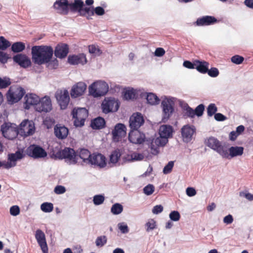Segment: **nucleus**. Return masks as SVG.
<instances>
[{
    "label": "nucleus",
    "instance_id": "obj_1",
    "mask_svg": "<svg viewBox=\"0 0 253 253\" xmlns=\"http://www.w3.org/2000/svg\"><path fill=\"white\" fill-rule=\"evenodd\" d=\"M53 50L50 46L35 45L32 47V58L35 64L42 65L49 62L52 58Z\"/></svg>",
    "mask_w": 253,
    "mask_h": 253
},
{
    "label": "nucleus",
    "instance_id": "obj_2",
    "mask_svg": "<svg viewBox=\"0 0 253 253\" xmlns=\"http://www.w3.org/2000/svg\"><path fill=\"white\" fill-rule=\"evenodd\" d=\"M108 84L101 81L94 82L88 87L89 94L94 97L105 95L108 91Z\"/></svg>",
    "mask_w": 253,
    "mask_h": 253
},
{
    "label": "nucleus",
    "instance_id": "obj_3",
    "mask_svg": "<svg viewBox=\"0 0 253 253\" xmlns=\"http://www.w3.org/2000/svg\"><path fill=\"white\" fill-rule=\"evenodd\" d=\"M173 128L170 125H164L160 126L159 129L160 137L156 138V143L165 145L168 142V138L172 136Z\"/></svg>",
    "mask_w": 253,
    "mask_h": 253
},
{
    "label": "nucleus",
    "instance_id": "obj_4",
    "mask_svg": "<svg viewBox=\"0 0 253 253\" xmlns=\"http://www.w3.org/2000/svg\"><path fill=\"white\" fill-rule=\"evenodd\" d=\"M88 115V111L84 108H74L72 112L74 125L76 127L83 126Z\"/></svg>",
    "mask_w": 253,
    "mask_h": 253
},
{
    "label": "nucleus",
    "instance_id": "obj_5",
    "mask_svg": "<svg viewBox=\"0 0 253 253\" xmlns=\"http://www.w3.org/2000/svg\"><path fill=\"white\" fill-rule=\"evenodd\" d=\"M24 93V90L21 86L12 85L7 93V101L11 104L17 102L22 98Z\"/></svg>",
    "mask_w": 253,
    "mask_h": 253
},
{
    "label": "nucleus",
    "instance_id": "obj_6",
    "mask_svg": "<svg viewBox=\"0 0 253 253\" xmlns=\"http://www.w3.org/2000/svg\"><path fill=\"white\" fill-rule=\"evenodd\" d=\"M1 131L5 138L11 140L16 138L19 134L16 125L10 123H5L2 125Z\"/></svg>",
    "mask_w": 253,
    "mask_h": 253
},
{
    "label": "nucleus",
    "instance_id": "obj_7",
    "mask_svg": "<svg viewBox=\"0 0 253 253\" xmlns=\"http://www.w3.org/2000/svg\"><path fill=\"white\" fill-rule=\"evenodd\" d=\"M59 154L60 158L65 159L69 165H75L78 162V156L73 149L65 148Z\"/></svg>",
    "mask_w": 253,
    "mask_h": 253
},
{
    "label": "nucleus",
    "instance_id": "obj_8",
    "mask_svg": "<svg viewBox=\"0 0 253 253\" xmlns=\"http://www.w3.org/2000/svg\"><path fill=\"white\" fill-rule=\"evenodd\" d=\"M173 98H169L166 97L162 102V107L163 108V121L165 122L167 121L174 111L173 106L174 102Z\"/></svg>",
    "mask_w": 253,
    "mask_h": 253
},
{
    "label": "nucleus",
    "instance_id": "obj_9",
    "mask_svg": "<svg viewBox=\"0 0 253 253\" xmlns=\"http://www.w3.org/2000/svg\"><path fill=\"white\" fill-rule=\"evenodd\" d=\"M18 130L19 135L24 137L32 135L35 131L34 123L31 121L24 120L21 123Z\"/></svg>",
    "mask_w": 253,
    "mask_h": 253
},
{
    "label": "nucleus",
    "instance_id": "obj_10",
    "mask_svg": "<svg viewBox=\"0 0 253 253\" xmlns=\"http://www.w3.org/2000/svg\"><path fill=\"white\" fill-rule=\"evenodd\" d=\"M244 153V148L242 146H231L228 150L224 147L221 156L223 158L230 159L232 158L240 156Z\"/></svg>",
    "mask_w": 253,
    "mask_h": 253
},
{
    "label": "nucleus",
    "instance_id": "obj_11",
    "mask_svg": "<svg viewBox=\"0 0 253 253\" xmlns=\"http://www.w3.org/2000/svg\"><path fill=\"white\" fill-rule=\"evenodd\" d=\"M52 109V103L50 97L45 96L41 99L40 98V101L36 106V111L40 113H47Z\"/></svg>",
    "mask_w": 253,
    "mask_h": 253
},
{
    "label": "nucleus",
    "instance_id": "obj_12",
    "mask_svg": "<svg viewBox=\"0 0 253 253\" xmlns=\"http://www.w3.org/2000/svg\"><path fill=\"white\" fill-rule=\"evenodd\" d=\"M101 107L103 112L107 114L111 112H116L119 108V104L114 98L105 99L103 101Z\"/></svg>",
    "mask_w": 253,
    "mask_h": 253
},
{
    "label": "nucleus",
    "instance_id": "obj_13",
    "mask_svg": "<svg viewBox=\"0 0 253 253\" xmlns=\"http://www.w3.org/2000/svg\"><path fill=\"white\" fill-rule=\"evenodd\" d=\"M129 127L131 130H137L144 123L143 116L140 113H133L129 118Z\"/></svg>",
    "mask_w": 253,
    "mask_h": 253
},
{
    "label": "nucleus",
    "instance_id": "obj_14",
    "mask_svg": "<svg viewBox=\"0 0 253 253\" xmlns=\"http://www.w3.org/2000/svg\"><path fill=\"white\" fill-rule=\"evenodd\" d=\"M55 97L61 109H66L70 101V96L68 90H64L57 91Z\"/></svg>",
    "mask_w": 253,
    "mask_h": 253
},
{
    "label": "nucleus",
    "instance_id": "obj_15",
    "mask_svg": "<svg viewBox=\"0 0 253 253\" xmlns=\"http://www.w3.org/2000/svg\"><path fill=\"white\" fill-rule=\"evenodd\" d=\"M206 145L215 151L220 156L225 146L221 145V142L215 137L211 136L205 140Z\"/></svg>",
    "mask_w": 253,
    "mask_h": 253
},
{
    "label": "nucleus",
    "instance_id": "obj_16",
    "mask_svg": "<svg viewBox=\"0 0 253 253\" xmlns=\"http://www.w3.org/2000/svg\"><path fill=\"white\" fill-rule=\"evenodd\" d=\"M28 155L34 158H42L47 156L45 151L37 145H31L27 149Z\"/></svg>",
    "mask_w": 253,
    "mask_h": 253
},
{
    "label": "nucleus",
    "instance_id": "obj_17",
    "mask_svg": "<svg viewBox=\"0 0 253 253\" xmlns=\"http://www.w3.org/2000/svg\"><path fill=\"white\" fill-rule=\"evenodd\" d=\"M195 132L196 128L194 126L189 125L184 126L181 129L183 141L186 143L190 142Z\"/></svg>",
    "mask_w": 253,
    "mask_h": 253
},
{
    "label": "nucleus",
    "instance_id": "obj_18",
    "mask_svg": "<svg viewBox=\"0 0 253 253\" xmlns=\"http://www.w3.org/2000/svg\"><path fill=\"white\" fill-rule=\"evenodd\" d=\"M126 127L124 124H117L112 132L113 140L116 142L119 141L126 135Z\"/></svg>",
    "mask_w": 253,
    "mask_h": 253
},
{
    "label": "nucleus",
    "instance_id": "obj_19",
    "mask_svg": "<svg viewBox=\"0 0 253 253\" xmlns=\"http://www.w3.org/2000/svg\"><path fill=\"white\" fill-rule=\"evenodd\" d=\"M106 160L105 157L101 154L93 153L91 155L88 164L103 168L106 165Z\"/></svg>",
    "mask_w": 253,
    "mask_h": 253
},
{
    "label": "nucleus",
    "instance_id": "obj_20",
    "mask_svg": "<svg viewBox=\"0 0 253 253\" xmlns=\"http://www.w3.org/2000/svg\"><path fill=\"white\" fill-rule=\"evenodd\" d=\"M128 139L132 143L140 144L144 142L145 135L138 130H131L129 133Z\"/></svg>",
    "mask_w": 253,
    "mask_h": 253
},
{
    "label": "nucleus",
    "instance_id": "obj_21",
    "mask_svg": "<svg viewBox=\"0 0 253 253\" xmlns=\"http://www.w3.org/2000/svg\"><path fill=\"white\" fill-rule=\"evenodd\" d=\"M24 99L25 109H29L31 106H34L36 110L37 104L40 101V97L35 94L29 93L26 95Z\"/></svg>",
    "mask_w": 253,
    "mask_h": 253
},
{
    "label": "nucleus",
    "instance_id": "obj_22",
    "mask_svg": "<svg viewBox=\"0 0 253 253\" xmlns=\"http://www.w3.org/2000/svg\"><path fill=\"white\" fill-rule=\"evenodd\" d=\"M35 238L43 253H47L48 247L46 242L45 236L43 232L40 229H38L36 232Z\"/></svg>",
    "mask_w": 253,
    "mask_h": 253
},
{
    "label": "nucleus",
    "instance_id": "obj_23",
    "mask_svg": "<svg viewBox=\"0 0 253 253\" xmlns=\"http://www.w3.org/2000/svg\"><path fill=\"white\" fill-rule=\"evenodd\" d=\"M86 89V85L84 82H79L75 84L71 91V95L73 98H77L82 95Z\"/></svg>",
    "mask_w": 253,
    "mask_h": 253
},
{
    "label": "nucleus",
    "instance_id": "obj_24",
    "mask_svg": "<svg viewBox=\"0 0 253 253\" xmlns=\"http://www.w3.org/2000/svg\"><path fill=\"white\" fill-rule=\"evenodd\" d=\"M13 61L21 67L27 68L31 65L30 59L25 54H18L13 57Z\"/></svg>",
    "mask_w": 253,
    "mask_h": 253
},
{
    "label": "nucleus",
    "instance_id": "obj_25",
    "mask_svg": "<svg viewBox=\"0 0 253 253\" xmlns=\"http://www.w3.org/2000/svg\"><path fill=\"white\" fill-rule=\"evenodd\" d=\"M68 61L71 65H84L86 63L87 60L85 54L80 53L77 55H70L68 57Z\"/></svg>",
    "mask_w": 253,
    "mask_h": 253
},
{
    "label": "nucleus",
    "instance_id": "obj_26",
    "mask_svg": "<svg viewBox=\"0 0 253 253\" xmlns=\"http://www.w3.org/2000/svg\"><path fill=\"white\" fill-rule=\"evenodd\" d=\"M25 156L22 150H18L14 153H10L8 155L7 159L11 168L16 165L17 161L21 160Z\"/></svg>",
    "mask_w": 253,
    "mask_h": 253
},
{
    "label": "nucleus",
    "instance_id": "obj_27",
    "mask_svg": "<svg viewBox=\"0 0 253 253\" xmlns=\"http://www.w3.org/2000/svg\"><path fill=\"white\" fill-rule=\"evenodd\" d=\"M68 0H58L54 3L53 6L58 13L67 14L68 12Z\"/></svg>",
    "mask_w": 253,
    "mask_h": 253
},
{
    "label": "nucleus",
    "instance_id": "obj_28",
    "mask_svg": "<svg viewBox=\"0 0 253 253\" xmlns=\"http://www.w3.org/2000/svg\"><path fill=\"white\" fill-rule=\"evenodd\" d=\"M54 130L55 136L60 139L66 138L69 133L68 128L60 124L56 125Z\"/></svg>",
    "mask_w": 253,
    "mask_h": 253
},
{
    "label": "nucleus",
    "instance_id": "obj_29",
    "mask_svg": "<svg viewBox=\"0 0 253 253\" xmlns=\"http://www.w3.org/2000/svg\"><path fill=\"white\" fill-rule=\"evenodd\" d=\"M69 52V47L66 44H58L54 51L55 56L59 58L65 57Z\"/></svg>",
    "mask_w": 253,
    "mask_h": 253
},
{
    "label": "nucleus",
    "instance_id": "obj_30",
    "mask_svg": "<svg viewBox=\"0 0 253 253\" xmlns=\"http://www.w3.org/2000/svg\"><path fill=\"white\" fill-rule=\"evenodd\" d=\"M217 22V19L213 16H205L198 18L196 21L197 26H208L212 25Z\"/></svg>",
    "mask_w": 253,
    "mask_h": 253
},
{
    "label": "nucleus",
    "instance_id": "obj_31",
    "mask_svg": "<svg viewBox=\"0 0 253 253\" xmlns=\"http://www.w3.org/2000/svg\"><path fill=\"white\" fill-rule=\"evenodd\" d=\"M76 154L77 155L78 158H80L84 163L86 164H88L89 162L90 158L92 155L87 149L84 148L80 149L77 150Z\"/></svg>",
    "mask_w": 253,
    "mask_h": 253
},
{
    "label": "nucleus",
    "instance_id": "obj_32",
    "mask_svg": "<svg viewBox=\"0 0 253 253\" xmlns=\"http://www.w3.org/2000/svg\"><path fill=\"white\" fill-rule=\"evenodd\" d=\"M195 69L202 74H206L208 72L209 62L205 61L196 60L195 61Z\"/></svg>",
    "mask_w": 253,
    "mask_h": 253
},
{
    "label": "nucleus",
    "instance_id": "obj_33",
    "mask_svg": "<svg viewBox=\"0 0 253 253\" xmlns=\"http://www.w3.org/2000/svg\"><path fill=\"white\" fill-rule=\"evenodd\" d=\"M105 125L104 119L101 117H97L91 121V126L93 129H99L104 127Z\"/></svg>",
    "mask_w": 253,
    "mask_h": 253
},
{
    "label": "nucleus",
    "instance_id": "obj_34",
    "mask_svg": "<svg viewBox=\"0 0 253 253\" xmlns=\"http://www.w3.org/2000/svg\"><path fill=\"white\" fill-rule=\"evenodd\" d=\"M84 6V2L82 0H74L73 3H69L68 9L70 8L72 11H78Z\"/></svg>",
    "mask_w": 253,
    "mask_h": 253
},
{
    "label": "nucleus",
    "instance_id": "obj_35",
    "mask_svg": "<svg viewBox=\"0 0 253 253\" xmlns=\"http://www.w3.org/2000/svg\"><path fill=\"white\" fill-rule=\"evenodd\" d=\"M147 102L151 105H156L159 104L160 99L155 94L149 93L146 97Z\"/></svg>",
    "mask_w": 253,
    "mask_h": 253
},
{
    "label": "nucleus",
    "instance_id": "obj_36",
    "mask_svg": "<svg viewBox=\"0 0 253 253\" xmlns=\"http://www.w3.org/2000/svg\"><path fill=\"white\" fill-rule=\"evenodd\" d=\"M121 153L119 150L114 151L110 156V162L111 163L116 164L119 162L121 157Z\"/></svg>",
    "mask_w": 253,
    "mask_h": 253
},
{
    "label": "nucleus",
    "instance_id": "obj_37",
    "mask_svg": "<svg viewBox=\"0 0 253 253\" xmlns=\"http://www.w3.org/2000/svg\"><path fill=\"white\" fill-rule=\"evenodd\" d=\"M25 48V44L22 42H16L14 43L11 46V50L14 52H20L22 51Z\"/></svg>",
    "mask_w": 253,
    "mask_h": 253
},
{
    "label": "nucleus",
    "instance_id": "obj_38",
    "mask_svg": "<svg viewBox=\"0 0 253 253\" xmlns=\"http://www.w3.org/2000/svg\"><path fill=\"white\" fill-rule=\"evenodd\" d=\"M164 145H160L157 144L156 143V139H153L150 146V148L151 149V153L154 155H156L159 152V146H164Z\"/></svg>",
    "mask_w": 253,
    "mask_h": 253
},
{
    "label": "nucleus",
    "instance_id": "obj_39",
    "mask_svg": "<svg viewBox=\"0 0 253 253\" xmlns=\"http://www.w3.org/2000/svg\"><path fill=\"white\" fill-rule=\"evenodd\" d=\"M41 209L44 212H50L53 210V205L51 203H43L41 205Z\"/></svg>",
    "mask_w": 253,
    "mask_h": 253
},
{
    "label": "nucleus",
    "instance_id": "obj_40",
    "mask_svg": "<svg viewBox=\"0 0 253 253\" xmlns=\"http://www.w3.org/2000/svg\"><path fill=\"white\" fill-rule=\"evenodd\" d=\"M123 211V207L119 203H116L113 205L111 211L114 215H117L121 213Z\"/></svg>",
    "mask_w": 253,
    "mask_h": 253
},
{
    "label": "nucleus",
    "instance_id": "obj_41",
    "mask_svg": "<svg viewBox=\"0 0 253 253\" xmlns=\"http://www.w3.org/2000/svg\"><path fill=\"white\" fill-rule=\"evenodd\" d=\"M146 230L147 232L154 230L156 227V222L153 219H149L146 223L145 225Z\"/></svg>",
    "mask_w": 253,
    "mask_h": 253
},
{
    "label": "nucleus",
    "instance_id": "obj_42",
    "mask_svg": "<svg viewBox=\"0 0 253 253\" xmlns=\"http://www.w3.org/2000/svg\"><path fill=\"white\" fill-rule=\"evenodd\" d=\"M107 237L105 236L98 237L95 241L96 246L98 247H102L107 243Z\"/></svg>",
    "mask_w": 253,
    "mask_h": 253
},
{
    "label": "nucleus",
    "instance_id": "obj_43",
    "mask_svg": "<svg viewBox=\"0 0 253 253\" xmlns=\"http://www.w3.org/2000/svg\"><path fill=\"white\" fill-rule=\"evenodd\" d=\"M105 197L103 195H96L93 197V202L95 205L98 206L103 203Z\"/></svg>",
    "mask_w": 253,
    "mask_h": 253
},
{
    "label": "nucleus",
    "instance_id": "obj_44",
    "mask_svg": "<svg viewBox=\"0 0 253 253\" xmlns=\"http://www.w3.org/2000/svg\"><path fill=\"white\" fill-rule=\"evenodd\" d=\"M135 97V92L133 89L126 90L124 94V98L126 100H130Z\"/></svg>",
    "mask_w": 253,
    "mask_h": 253
},
{
    "label": "nucleus",
    "instance_id": "obj_45",
    "mask_svg": "<svg viewBox=\"0 0 253 253\" xmlns=\"http://www.w3.org/2000/svg\"><path fill=\"white\" fill-rule=\"evenodd\" d=\"M217 111V108L216 107L215 104L211 103L208 106L207 108L208 115L211 117L213 115H215Z\"/></svg>",
    "mask_w": 253,
    "mask_h": 253
},
{
    "label": "nucleus",
    "instance_id": "obj_46",
    "mask_svg": "<svg viewBox=\"0 0 253 253\" xmlns=\"http://www.w3.org/2000/svg\"><path fill=\"white\" fill-rule=\"evenodd\" d=\"M10 43L3 37H0V49L5 50L10 46Z\"/></svg>",
    "mask_w": 253,
    "mask_h": 253
},
{
    "label": "nucleus",
    "instance_id": "obj_47",
    "mask_svg": "<svg viewBox=\"0 0 253 253\" xmlns=\"http://www.w3.org/2000/svg\"><path fill=\"white\" fill-rule=\"evenodd\" d=\"M155 187L153 185L149 184L144 187L143 188V192L144 193L147 195L149 196L153 194L154 192Z\"/></svg>",
    "mask_w": 253,
    "mask_h": 253
},
{
    "label": "nucleus",
    "instance_id": "obj_48",
    "mask_svg": "<svg viewBox=\"0 0 253 253\" xmlns=\"http://www.w3.org/2000/svg\"><path fill=\"white\" fill-rule=\"evenodd\" d=\"M169 217L172 221H178L180 218V214L178 211H173L170 212Z\"/></svg>",
    "mask_w": 253,
    "mask_h": 253
},
{
    "label": "nucleus",
    "instance_id": "obj_49",
    "mask_svg": "<svg viewBox=\"0 0 253 253\" xmlns=\"http://www.w3.org/2000/svg\"><path fill=\"white\" fill-rule=\"evenodd\" d=\"M10 84V79L8 78H0V88H3L7 87Z\"/></svg>",
    "mask_w": 253,
    "mask_h": 253
},
{
    "label": "nucleus",
    "instance_id": "obj_50",
    "mask_svg": "<svg viewBox=\"0 0 253 253\" xmlns=\"http://www.w3.org/2000/svg\"><path fill=\"white\" fill-rule=\"evenodd\" d=\"M209 76L212 78L217 77L219 74L217 68L215 67L211 68L210 70L208 69V72L207 73Z\"/></svg>",
    "mask_w": 253,
    "mask_h": 253
},
{
    "label": "nucleus",
    "instance_id": "obj_51",
    "mask_svg": "<svg viewBox=\"0 0 253 253\" xmlns=\"http://www.w3.org/2000/svg\"><path fill=\"white\" fill-rule=\"evenodd\" d=\"M174 166V162L173 161H170L168 164L165 166L163 169V173L164 174H168L170 173Z\"/></svg>",
    "mask_w": 253,
    "mask_h": 253
},
{
    "label": "nucleus",
    "instance_id": "obj_52",
    "mask_svg": "<svg viewBox=\"0 0 253 253\" xmlns=\"http://www.w3.org/2000/svg\"><path fill=\"white\" fill-rule=\"evenodd\" d=\"M118 226L120 230L123 234L127 233L129 232L128 227L127 224L124 222L119 223Z\"/></svg>",
    "mask_w": 253,
    "mask_h": 253
},
{
    "label": "nucleus",
    "instance_id": "obj_53",
    "mask_svg": "<svg viewBox=\"0 0 253 253\" xmlns=\"http://www.w3.org/2000/svg\"><path fill=\"white\" fill-rule=\"evenodd\" d=\"M231 60L233 63L239 65L243 62L244 58L242 56L236 55L232 57Z\"/></svg>",
    "mask_w": 253,
    "mask_h": 253
},
{
    "label": "nucleus",
    "instance_id": "obj_54",
    "mask_svg": "<svg viewBox=\"0 0 253 253\" xmlns=\"http://www.w3.org/2000/svg\"><path fill=\"white\" fill-rule=\"evenodd\" d=\"M88 50L90 53L97 55H100L101 53L100 50L94 45H89Z\"/></svg>",
    "mask_w": 253,
    "mask_h": 253
},
{
    "label": "nucleus",
    "instance_id": "obj_55",
    "mask_svg": "<svg viewBox=\"0 0 253 253\" xmlns=\"http://www.w3.org/2000/svg\"><path fill=\"white\" fill-rule=\"evenodd\" d=\"M204 105L203 104L199 105L194 110L195 111V115H197L198 117L201 116L204 111Z\"/></svg>",
    "mask_w": 253,
    "mask_h": 253
},
{
    "label": "nucleus",
    "instance_id": "obj_56",
    "mask_svg": "<svg viewBox=\"0 0 253 253\" xmlns=\"http://www.w3.org/2000/svg\"><path fill=\"white\" fill-rule=\"evenodd\" d=\"M20 213V209L18 206H13L10 208V213L13 216H17Z\"/></svg>",
    "mask_w": 253,
    "mask_h": 253
},
{
    "label": "nucleus",
    "instance_id": "obj_57",
    "mask_svg": "<svg viewBox=\"0 0 253 253\" xmlns=\"http://www.w3.org/2000/svg\"><path fill=\"white\" fill-rule=\"evenodd\" d=\"M54 191L57 194H62L66 192V188L63 186L58 185L55 187Z\"/></svg>",
    "mask_w": 253,
    "mask_h": 253
},
{
    "label": "nucleus",
    "instance_id": "obj_58",
    "mask_svg": "<svg viewBox=\"0 0 253 253\" xmlns=\"http://www.w3.org/2000/svg\"><path fill=\"white\" fill-rule=\"evenodd\" d=\"M239 195L240 197L246 198L249 201H253V195L250 193L242 191L240 192Z\"/></svg>",
    "mask_w": 253,
    "mask_h": 253
},
{
    "label": "nucleus",
    "instance_id": "obj_59",
    "mask_svg": "<svg viewBox=\"0 0 253 253\" xmlns=\"http://www.w3.org/2000/svg\"><path fill=\"white\" fill-rule=\"evenodd\" d=\"M165 49L162 47H158L154 52V55L157 57H162L165 54Z\"/></svg>",
    "mask_w": 253,
    "mask_h": 253
},
{
    "label": "nucleus",
    "instance_id": "obj_60",
    "mask_svg": "<svg viewBox=\"0 0 253 253\" xmlns=\"http://www.w3.org/2000/svg\"><path fill=\"white\" fill-rule=\"evenodd\" d=\"M163 211V207L161 205H156L154 206L152 209V212L154 214H158L161 212H162Z\"/></svg>",
    "mask_w": 253,
    "mask_h": 253
},
{
    "label": "nucleus",
    "instance_id": "obj_61",
    "mask_svg": "<svg viewBox=\"0 0 253 253\" xmlns=\"http://www.w3.org/2000/svg\"><path fill=\"white\" fill-rule=\"evenodd\" d=\"M54 121L53 120L49 118H46L43 121V124L45 126H47V128H51L52 125L53 124Z\"/></svg>",
    "mask_w": 253,
    "mask_h": 253
},
{
    "label": "nucleus",
    "instance_id": "obj_62",
    "mask_svg": "<svg viewBox=\"0 0 253 253\" xmlns=\"http://www.w3.org/2000/svg\"><path fill=\"white\" fill-rule=\"evenodd\" d=\"M186 115L188 117L193 118L195 116V111L189 106H187L186 108Z\"/></svg>",
    "mask_w": 253,
    "mask_h": 253
},
{
    "label": "nucleus",
    "instance_id": "obj_63",
    "mask_svg": "<svg viewBox=\"0 0 253 253\" xmlns=\"http://www.w3.org/2000/svg\"><path fill=\"white\" fill-rule=\"evenodd\" d=\"M186 193L189 197H193L196 194V191L193 187H188L186 190Z\"/></svg>",
    "mask_w": 253,
    "mask_h": 253
},
{
    "label": "nucleus",
    "instance_id": "obj_64",
    "mask_svg": "<svg viewBox=\"0 0 253 253\" xmlns=\"http://www.w3.org/2000/svg\"><path fill=\"white\" fill-rule=\"evenodd\" d=\"M233 217L231 214H228L223 218V222L226 224H230L233 221Z\"/></svg>",
    "mask_w": 253,
    "mask_h": 253
}]
</instances>
